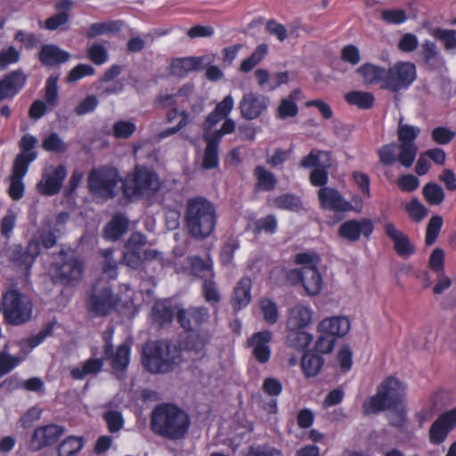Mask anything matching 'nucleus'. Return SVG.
Masks as SVG:
<instances>
[{"label": "nucleus", "mask_w": 456, "mask_h": 456, "mask_svg": "<svg viewBox=\"0 0 456 456\" xmlns=\"http://www.w3.org/2000/svg\"><path fill=\"white\" fill-rule=\"evenodd\" d=\"M189 426L188 415L173 404L158 405L151 416V428L153 433L170 440L183 438L187 433Z\"/></svg>", "instance_id": "obj_1"}, {"label": "nucleus", "mask_w": 456, "mask_h": 456, "mask_svg": "<svg viewBox=\"0 0 456 456\" xmlns=\"http://www.w3.org/2000/svg\"><path fill=\"white\" fill-rule=\"evenodd\" d=\"M184 220L189 233L195 239H205L215 230L216 213L214 205L203 197L187 201Z\"/></svg>", "instance_id": "obj_2"}, {"label": "nucleus", "mask_w": 456, "mask_h": 456, "mask_svg": "<svg viewBox=\"0 0 456 456\" xmlns=\"http://www.w3.org/2000/svg\"><path fill=\"white\" fill-rule=\"evenodd\" d=\"M182 361V349L166 340L150 343L143 348L142 362L145 368L151 373L168 372Z\"/></svg>", "instance_id": "obj_3"}, {"label": "nucleus", "mask_w": 456, "mask_h": 456, "mask_svg": "<svg viewBox=\"0 0 456 456\" xmlns=\"http://www.w3.org/2000/svg\"><path fill=\"white\" fill-rule=\"evenodd\" d=\"M37 142V139L30 134H24L19 142L20 152L14 159L9 178V194L14 200L23 197L25 185L22 179L27 175L29 165L37 158V152L35 150Z\"/></svg>", "instance_id": "obj_4"}, {"label": "nucleus", "mask_w": 456, "mask_h": 456, "mask_svg": "<svg viewBox=\"0 0 456 456\" xmlns=\"http://www.w3.org/2000/svg\"><path fill=\"white\" fill-rule=\"evenodd\" d=\"M404 393L403 384L394 377H388L379 387L377 394L364 402V412L374 414L386 409L396 408L402 402Z\"/></svg>", "instance_id": "obj_5"}, {"label": "nucleus", "mask_w": 456, "mask_h": 456, "mask_svg": "<svg viewBox=\"0 0 456 456\" xmlns=\"http://www.w3.org/2000/svg\"><path fill=\"white\" fill-rule=\"evenodd\" d=\"M161 188V182L154 170L144 166H136L123 183L126 197H150Z\"/></svg>", "instance_id": "obj_6"}, {"label": "nucleus", "mask_w": 456, "mask_h": 456, "mask_svg": "<svg viewBox=\"0 0 456 456\" xmlns=\"http://www.w3.org/2000/svg\"><path fill=\"white\" fill-rule=\"evenodd\" d=\"M121 177L111 167L93 169L88 175V188L91 194L99 200H107L116 196Z\"/></svg>", "instance_id": "obj_7"}, {"label": "nucleus", "mask_w": 456, "mask_h": 456, "mask_svg": "<svg viewBox=\"0 0 456 456\" xmlns=\"http://www.w3.org/2000/svg\"><path fill=\"white\" fill-rule=\"evenodd\" d=\"M4 316L13 325H20L32 317L33 305L29 298L18 290L12 289L4 295Z\"/></svg>", "instance_id": "obj_8"}, {"label": "nucleus", "mask_w": 456, "mask_h": 456, "mask_svg": "<svg viewBox=\"0 0 456 456\" xmlns=\"http://www.w3.org/2000/svg\"><path fill=\"white\" fill-rule=\"evenodd\" d=\"M159 104L168 106H190V118L192 119L204 110V99L195 92L193 84L187 83L174 94L160 95L158 97Z\"/></svg>", "instance_id": "obj_9"}, {"label": "nucleus", "mask_w": 456, "mask_h": 456, "mask_svg": "<svg viewBox=\"0 0 456 456\" xmlns=\"http://www.w3.org/2000/svg\"><path fill=\"white\" fill-rule=\"evenodd\" d=\"M39 253L40 244L36 240H30L26 249L19 244L11 245L0 250V265H11L28 271Z\"/></svg>", "instance_id": "obj_10"}, {"label": "nucleus", "mask_w": 456, "mask_h": 456, "mask_svg": "<svg viewBox=\"0 0 456 456\" xmlns=\"http://www.w3.org/2000/svg\"><path fill=\"white\" fill-rule=\"evenodd\" d=\"M83 273L84 262L80 257L61 254V262L53 265L52 278L55 283L73 286L82 279Z\"/></svg>", "instance_id": "obj_11"}, {"label": "nucleus", "mask_w": 456, "mask_h": 456, "mask_svg": "<svg viewBox=\"0 0 456 456\" xmlns=\"http://www.w3.org/2000/svg\"><path fill=\"white\" fill-rule=\"evenodd\" d=\"M416 78L415 65L410 61H399L386 69L385 84L381 86V88L397 93L408 89Z\"/></svg>", "instance_id": "obj_12"}, {"label": "nucleus", "mask_w": 456, "mask_h": 456, "mask_svg": "<svg viewBox=\"0 0 456 456\" xmlns=\"http://www.w3.org/2000/svg\"><path fill=\"white\" fill-rule=\"evenodd\" d=\"M419 133L420 129L418 126L404 124L403 118L400 119L397 129L400 142L398 162L405 167H411L416 159L418 147L415 140Z\"/></svg>", "instance_id": "obj_13"}, {"label": "nucleus", "mask_w": 456, "mask_h": 456, "mask_svg": "<svg viewBox=\"0 0 456 456\" xmlns=\"http://www.w3.org/2000/svg\"><path fill=\"white\" fill-rule=\"evenodd\" d=\"M269 103V98L265 95L246 93L239 102L240 116L247 120L256 119L267 111Z\"/></svg>", "instance_id": "obj_14"}, {"label": "nucleus", "mask_w": 456, "mask_h": 456, "mask_svg": "<svg viewBox=\"0 0 456 456\" xmlns=\"http://www.w3.org/2000/svg\"><path fill=\"white\" fill-rule=\"evenodd\" d=\"M67 176L64 166L48 167L37 184V191L45 196H53L60 192L63 181Z\"/></svg>", "instance_id": "obj_15"}, {"label": "nucleus", "mask_w": 456, "mask_h": 456, "mask_svg": "<svg viewBox=\"0 0 456 456\" xmlns=\"http://www.w3.org/2000/svg\"><path fill=\"white\" fill-rule=\"evenodd\" d=\"M64 434V428L55 424H48L37 428L30 438L28 447L37 452L45 447L55 444Z\"/></svg>", "instance_id": "obj_16"}, {"label": "nucleus", "mask_w": 456, "mask_h": 456, "mask_svg": "<svg viewBox=\"0 0 456 456\" xmlns=\"http://www.w3.org/2000/svg\"><path fill=\"white\" fill-rule=\"evenodd\" d=\"M273 334L269 330H262L254 333L248 338V347L251 351L252 356L255 360L265 364L269 362L271 358V346Z\"/></svg>", "instance_id": "obj_17"}, {"label": "nucleus", "mask_w": 456, "mask_h": 456, "mask_svg": "<svg viewBox=\"0 0 456 456\" xmlns=\"http://www.w3.org/2000/svg\"><path fill=\"white\" fill-rule=\"evenodd\" d=\"M117 300L110 287L104 286L101 289H94L88 302V310L97 316H103L116 306Z\"/></svg>", "instance_id": "obj_18"}, {"label": "nucleus", "mask_w": 456, "mask_h": 456, "mask_svg": "<svg viewBox=\"0 0 456 456\" xmlns=\"http://www.w3.org/2000/svg\"><path fill=\"white\" fill-rule=\"evenodd\" d=\"M456 427V408L440 415L431 425L429 441L433 444L444 443L448 434Z\"/></svg>", "instance_id": "obj_19"}, {"label": "nucleus", "mask_w": 456, "mask_h": 456, "mask_svg": "<svg viewBox=\"0 0 456 456\" xmlns=\"http://www.w3.org/2000/svg\"><path fill=\"white\" fill-rule=\"evenodd\" d=\"M177 321L185 330H193L210 319L208 309L204 306H191L186 309H180L176 314Z\"/></svg>", "instance_id": "obj_20"}, {"label": "nucleus", "mask_w": 456, "mask_h": 456, "mask_svg": "<svg viewBox=\"0 0 456 456\" xmlns=\"http://www.w3.org/2000/svg\"><path fill=\"white\" fill-rule=\"evenodd\" d=\"M374 230L373 223L368 218L360 220H348L344 222L339 229L338 234L350 241H356L360 239L361 235L370 237Z\"/></svg>", "instance_id": "obj_21"}, {"label": "nucleus", "mask_w": 456, "mask_h": 456, "mask_svg": "<svg viewBox=\"0 0 456 456\" xmlns=\"http://www.w3.org/2000/svg\"><path fill=\"white\" fill-rule=\"evenodd\" d=\"M318 199L322 208L335 212L353 210L351 202L344 199L338 191L330 187H322L318 191Z\"/></svg>", "instance_id": "obj_22"}, {"label": "nucleus", "mask_w": 456, "mask_h": 456, "mask_svg": "<svg viewBox=\"0 0 456 456\" xmlns=\"http://www.w3.org/2000/svg\"><path fill=\"white\" fill-rule=\"evenodd\" d=\"M349 330V319L340 315L325 318L317 326L318 332L331 336L334 338L346 336Z\"/></svg>", "instance_id": "obj_23"}, {"label": "nucleus", "mask_w": 456, "mask_h": 456, "mask_svg": "<svg viewBox=\"0 0 456 456\" xmlns=\"http://www.w3.org/2000/svg\"><path fill=\"white\" fill-rule=\"evenodd\" d=\"M384 232L393 241L394 248L400 256L407 257L414 253V247L411 245L408 236L398 230L393 223H386Z\"/></svg>", "instance_id": "obj_24"}, {"label": "nucleus", "mask_w": 456, "mask_h": 456, "mask_svg": "<svg viewBox=\"0 0 456 456\" xmlns=\"http://www.w3.org/2000/svg\"><path fill=\"white\" fill-rule=\"evenodd\" d=\"M314 311L306 305L297 304L291 307L287 319V330H305L313 322Z\"/></svg>", "instance_id": "obj_25"}, {"label": "nucleus", "mask_w": 456, "mask_h": 456, "mask_svg": "<svg viewBox=\"0 0 456 456\" xmlns=\"http://www.w3.org/2000/svg\"><path fill=\"white\" fill-rule=\"evenodd\" d=\"M53 330V324L48 323L38 333L28 338L20 339L17 342L19 347V354L14 355L15 358L20 359V363L27 358L31 351L39 346L43 341L52 335Z\"/></svg>", "instance_id": "obj_26"}, {"label": "nucleus", "mask_w": 456, "mask_h": 456, "mask_svg": "<svg viewBox=\"0 0 456 456\" xmlns=\"http://www.w3.org/2000/svg\"><path fill=\"white\" fill-rule=\"evenodd\" d=\"M26 76L21 71H13L0 81V101L13 97L24 86Z\"/></svg>", "instance_id": "obj_27"}, {"label": "nucleus", "mask_w": 456, "mask_h": 456, "mask_svg": "<svg viewBox=\"0 0 456 456\" xmlns=\"http://www.w3.org/2000/svg\"><path fill=\"white\" fill-rule=\"evenodd\" d=\"M111 368L118 379H123L130 361V346L124 343L118 346L113 354L111 352Z\"/></svg>", "instance_id": "obj_28"}, {"label": "nucleus", "mask_w": 456, "mask_h": 456, "mask_svg": "<svg viewBox=\"0 0 456 456\" xmlns=\"http://www.w3.org/2000/svg\"><path fill=\"white\" fill-rule=\"evenodd\" d=\"M302 285L310 297L321 293L323 286L322 277L318 268L303 267Z\"/></svg>", "instance_id": "obj_29"}, {"label": "nucleus", "mask_w": 456, "mask_h": 456, "mask_svg": "<svg viewBox=\"0 0 456 456\" xmlns=\"http://www.w3.org/2000/svg\"><path fill=\"white\" fill-rule=\"evenodd\" d=\"M357 73L362 77V82L366 86L385 84L386 69L371 63H364L357 69Z\"/></svg>", "instance_id": "obj_30"}, {"label": "nucleus", "mask_w": 456, "mask_h": 456, "mask_svg": "<svg viewBox=\"0 0 456 456\" xmlns=\"http://www.w3.org/2000/svg\"><path fill=\"white\" fill-rule=\"evenodd\" d=\"M208 341V338L200 336H190L185 342V347L182 350L183 359L184 357L191 361H197L205 356V346Z\"/></svg>", "instance_id": "obj_31"}, {"label": "nucleus", "mask_w": 456, "mask_h": 456, "mask_svg": "<svg viewBox=\"0 0 456 456\" xmlns=\"http://www.w3.org/2000/svg\"><path fill=\"white\" fill-rule=\"evenodd\" d=\"M252 281L248 277H242L236 284L232 300L234 308L240 310L247 306L251 300Z\"/></svg>", "instance_id": "obj_32"}, {"label": "nucleus", "mask_w": 456, "mask_h": 456, "mask_svg": "<svg viewBox=\"0 0 456 456\" xmlns=\"http://www.w3.org/2000/svg\"><path fill=\"white\" fill-rule=\"evenodd\" d=\"M70 55L53 45H45L42 46L39 58L43 64L53 66L67 61Z\"/></svg>", "instance_id": "obj_33"}, {"label": "nucleus", "mask_w": 456, "mask_h": 456, "mask_svg": "<svg viewBox=\"0 0 456 456\" xmlns=\"http://www.w3.org/2000/svg\"><path fill=\"white\" fill-rule=\"evenodd\" d=\"M202 65L200 57L175 59L171 63V72L177 77H184L189 72L199 69Z\"/></svg>", "instance_id": "obj_34"}, {"label": "nucleus", "mask_w": 456, "mask_h": 456, "mask_svg": "<svg viewBox=\"0 0 456 456\" xmlns=\"http://www.w3.org/2000/svg\"><path fill=\"white\" fill-rule=\"evenodd\" d=\"M103 367V361L101 358H90L84 362H82L79 366L73 368L71 370V377L75 379H83L87 375H96L98 374Z\"/></svg>", "instance_id": "obj_35"}, {"label": "nucleus", "mask_w": 456, "mask_h": 456, "mask_svg": "<svg viewBox=\"0 0 456 456\" xmlns=\"http://www.w3.org/2000/svg\"><path fill=\"white\" fill-rule=\"evenodd\" d=\"M191 272L194 276H198L203 281L214 278L213 262L210 257L203 259L200 256H192L189 259Z\"/></svg>", "instance_id": "obj_36"}, {"label": "nucleus", "mask_w": 456, "mask_h": 456, "mask_svg": "<svg viewBox=\"0 0 456 456\" xmlns=\"http://www.w3.org/2000/svg\"><path fill=\"white\" fill-rule=\"evenodd\" d=\"M300 166L304 168L330 167V155L328 151L313 150L307 156L301 159Z\"/></svg>", "instance_id": "obj_37"}, {"label": "nucleus", "mask_w": 456, "mask_h": 456, "mask_svg": "<svg viewBox=\"0 0 456 456\" xmlns=\"http://www.w3.org/2000/svg\"><path fill=\"white\" fill-rule=\"evenodd\" d=\"M128 220L122 215L115 216L104 229V236L107 240H117L127 230Z\"/></svg>", "instance_id": "obj_38"}, {"label": "nucleus", "mask_w": 456, "mask_h": 456, "mask_svg": "<svg viewBox=\"0 0 456 456\" xmlns=\"http://www.w3.org/2000/svg\"><path fill=\"white\" fill-rule=\"evenodd\" d=\"M313 339V335L304 330H288L287 344L295 349L304 350Z\"/></svg>", "instance_id": "obj_39"}, {"label": "nucleus", "mask_w": 456, "mask_h": 456, "mask_svg": "<svg viewBox=\"0 0 456 456\" xmlns=\"http://www.w3.org/2000/svg\"><path fill=\"white\" fill-rule=\"evenodd\" d=\"M324 360L322 356L305 353L301 360V368L306 377H315L321 370Z\"/></svg>", "instance_id": "obj_40"}, {"label": "nucleus", "mask_w": 456, "mask_h": 456, "mask_svg": "<svg viewBox=\"0 0 456 456\" xmlns=\"http://www.w3.org/2000/svg\"><path fill=\"white\" fill-rule=\"evenodd\" d=\"M271 206L279 209L298 211L302 203L298 197L291 193H284L271 200Z\"/></svg>", "instance_id": "obj_41"}, {"label": "nucleus", "mask_w": 456, "mask_h": 456, "mask_svg": "<svg viewBox=\"0 0 456 456\" xmlns=\"http://www.w3.org/2000/svg\"><path fill=\"white\" fill-rule=\"evenodd\" d=\"M203 140L207 143L203 157V167L210 169L217 167L218 165V146L219 142L213 140L208 134L203 136Z\"/></svg>", "instance_id": "obj_42"}, {"label": "nucleus", "mask_w": 456, "mask_h": 456, "mask_svg": "<svg viewBox=\"0 0 456 456\" xmlns=\"http://www.w3.org/2000/svg\"><path fill=\"white\" fill-rule=\"evenodd\" d=\"M254 175L257 181V187L262 191H273L277 184L275 175L262 166L256 167Z\"/></svg>", "instance_id": "obj_43"}, {"label": "nucleus", "mask_w": 456, "mask_h": 456, "mask_svg": "<svg viewBox=\"0 0 456 456\" xmlns=\"http://www.w3.org/2000/svg\"><path fill=\"white\" fill-rule=\"evenodd\" d=\"M345 97L347 103L362 110L370 109L374 102V95L369 92L352 91L347 93Z\"/></svg>", "instance_id": "obj_44"}, {"label": "nucleus", "mask_w": 456, "mask_h": 456, "mask_svg": "<svg viewBox=\"0 0 456 456\" xmlns=\"http://www.w3.org/2000/svg\"><path fill=\"white\" fill-rule=\"evenodd\" d=\"M119 30L120 23L118 21L108 20L104 22H96L89 27L86 36L89 38H94L102 35L117 33Z\"/></svg>", "instance_id": "obj_45"}, {"label": "nucleus", "mask_w": 456, "mask_h": 456, "mask_svg": "<svg viewBox=\"0 0 456 456\" xmlns=\"http://www.w3.org/2000/svg\"><path fill=\"white\" fill-rule=\"evenodd\" d=\"M84 442L81 437L69 436L58 447V456H75L83 448Z\"/></svg>", "instance_id": "obj_46"}, {"label": "nucleus", "mask_w": 456, "mask_h": 456, "mask_svg": "<svg viewBox=\"0 0 456 456\" xmlns=\"http://www.w3.org/2000/svg\"><path fill=\"white\" fill-rule=\"evenodd\" d=\"M136 131V125L132 120L119 119L112 126V134L118 139H127Z\"/></svg>", "instance_id": "obj_47"}, {"label": "nucleus", "mask_w": 456, "mask_h": 456, "mask_svg": "<svg viewBox=\"0 0 456 456\" xmlns=\"http://www.w3.org/2000/svg\"><path fill=\"white\" fill-rule=\"evenodd\" d=\"M423 196L430 205H440L444 200L443 188L435 183H428L423 188Z\"/></svg>", "instance_id": "obj_48"}, {"label": "nucleus", "mask_w": 456, "mask_h": 456, "mask_svg": "<svg viewBox=\"0 0 456 456\" xmlns=\"http://www.w3.org/2000/svg\"><path fill=\"white\" fill-rule=\"evenodd\" d=\"M202 295L204 299L213 307L220 302L221 295L217 289L216 283L213 278L206 279L202 282Z\"/></svg>", "instance_id": "obj_49"}, {"label": "nucleus", "mask_w": 456, "mask_h": 456, "mask_svg": "<svg viewBox=\"0 0 456 456\" xmlns=\"http://www.w3.org/2000/svg\"><path fill=\"white\" fill-rule=\"evenodd\" d=\"M113 248H106L101 250V255L104 258L102 264V272L110 279H116L118 276V263L113 258Z\"/></svg>", "instance_id": "obj_50"}, {"label": "nucleus", "mask_w": 456, "mask_h": 456, "mask_svg": "<svg viewBox=\"0 0 456 456\" xmlns=\"http://www.w3.org/2000/svg\"><path fill=\"white\" fill-rule=\"evenodd\" d=\"M259 307L263 314L264 320L269 324H274L279 318V312L276 304L269 298H263L259 302Z\"/></svg>", "instance_id": "obj_51"}, {"label": "nucleus", "mask_w": 456, "mask_h": 456, "mask_svg": "<svg viewBox=\"0 0 456 456\" xmlns=\"http://www.w3.org/2000/svg\"><path fill=\"white\" fill-rule=\"evenodd\" d=\"M42 147L46 151L55 153H62L67 150L66 143L56 133H52L45 136L42 142Z\"/></svg>", "instance_id": "obj_52"}, {"label": "nucleus", "mask_w": 456, "mask_h": 456, "mask_svg": "<svg viewBox=\"0 0 456 456\" xmlns=\"http://www.w3.org/2000/svg\"><path fill=\"white\" fill-rule=\"evenodd\" d=\"M153 319L161 326L170 323L174 317V311L163 303H156L152 307Z\"/></svg>", "instance_id": "obj_53"}, {"label": "nucleus", "mask_w": 456, "mask_h": 456, "mask_svg": "<svg viewBox=\"0 0 456 456\" xmlns=\"http://www.w3.org/2000/svg\"><path fill=\"white\" fill-rule=\"evenodd\" d=\"M58 74H52L46 80L45 84V102L48 105L54 107L59 98L58 93Z\"/></svg>", "instance_id": "obj_54"}, {"label": "nucleus", "mask_w": 456, "mask_h": 456, "mask_svg": "<svg viewBox=\"0 0 456 456\" xmlns=\"http://www.w3.org/2000/svg\"><path fill=\"white\" fill-rule=\"evenodd\" d=\"M444 220L440 216H433L428 221L426 232V244L430 246L436 240L441 231Z\"/></svg>", "instance_id": "obj_55"}, {"label": "nucleus", "mask_w": 456, "mask_h": 456, "mask_svg": "<svg viewBox=\"0 0 456 456\" xmlns=\"http://www.w3.org/2000/svg\"><path fill=\"white\" fill-rule=\"evenodd\" d=\"M398 149L399 146L396 143H389L382 146L379 150V161L386 166L394 164L398 161Z\"/></svg>", "instance_id": "obj_56"}, {"label": "nucleus", "mask_w": 456, "mask_h": 456, "mask_svg": "<svg viewBox=\"0 0 456 456\" xmlns=\"http://www.w3.org/2000/svg\"><path fill=\"white\" fill-rule=\"evenodd\" d=\"M87 54L89 59L96 65L105 63L109 58L107 48L102 43H94L88 47Z\"/></svg>", "instance_id": "obj_57"}, {"label": "nucleus", "mask_w": 456, "mask_h": 456, "mask_svg": "<svg viewBox=\"0 0 456 456\" xmlns=\"http://www.w3.org/2000/svg\"><path fill=\"white\" fill-rule=\"evenodd\" d=\"M433 36L442 41L448 51L456 50V32L450 29L436 28Z\"/></svg>", "instance_id": "obj_58"}, {"label": "nucleus", "mask_w": 456, "mask_h": 456, "mask_svg": "<svg viewBox=\"0 0 456 456\" xmlns=\"http://www.w3.org/2000/svg\"><path fill=\"white\" fill-rule=\"evenodd\" d=\"M406 210L410 217L417 223L420 222L428 215V209L417 199L411 200L406 205Z\"/></svg>", "instance_id": "obj_59"}, {"label": "nucleus", "mask_w": 456, "mask_h": 456, "mask_svg": "<svg viewBox=\"0 0 456 456\" xmlns=\"http://www.w3.org/2000/svg\"><path fill=\"white\" fill-rule=\"evenodd\" d=\"M278 222L273 215H268L265 217L257 219L255 223V232L256 233L265 232L274 233L277 229Z\"/></svg>", "instance_id": "obj_60"}, {"label": "nucleus", "mask_w": 456, "mask_h": 456, "mask_svg": "<svg viewBox=\"0 0 456 456\" xmlns=\"http://www.w3.org/2000/svg\"><path fill=\"white\" fill-rule=\"evenodd\" d=\"M20 364V359L3 351L0 353V378L12 371L15 367Z\"/></svg>", "instance_id": "obj_61"}, {"label": "nucleus", "mask_w": 456, "mask_h": 456, "mask_svg": "<svg viewBox=\"0 0 456 456\" xmlns=\"http://www.w3.org/2000/svg\"><path fill=\"white\" fill-rule=\"evenodd\" d=\"M298 113V108L296 102L289 101L286 98L281 99L277 109V116L281 119L296 117Z\"/></svg>", "instance_id": "obj_62"}, {"label": "nucleus", "mask_w": 456, "mask_h": 456, "mask_svg": "<svg viewBox=\"0 0 456 456\" xmlns=\"http://www.w3.org/2000/svg\"><path fill=\"white\" fill-rule=\"evenodd\" d=\"M320 262V256L314 252H303L295 256V263L302 267L317 268Z\"/></svg>", "instance_id": "obj_63"}, {"label": "nucleus", "mask_w": 456, "mask_h": 456, "mask_svg": "<svg viewBox=\"0 0 456 456\" xmlns=\"http://www.w3.org/2000/svg\"><path fill=\"white\" fill-rule=\"evenodd\" d=\"M381 19L389 24H402L406 21L407 16L403 10L388 9L381 12Z\"/></svg>", "instance_id": "obj_64"}]
</instances>
